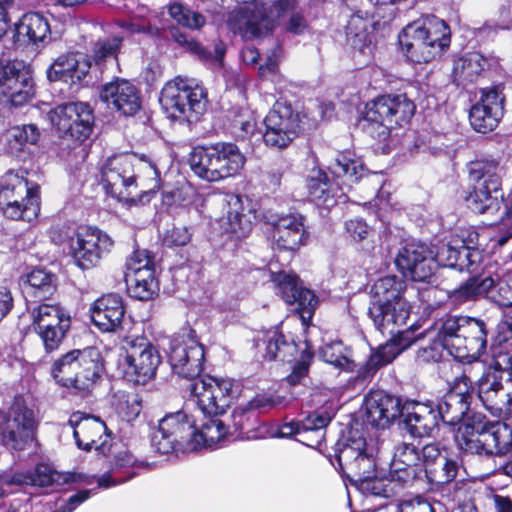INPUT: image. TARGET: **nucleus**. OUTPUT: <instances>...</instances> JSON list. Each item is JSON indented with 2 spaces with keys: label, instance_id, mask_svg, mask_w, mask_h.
Returning a JSON list of instances; mask_svg holds the SVG:
<instances>
[{
  "label": "nucleus",
  "instance_id": "62",
  "mask_svg": "<svg viewBox=\"0 0 512 512\" xmlns=\"http://www.w3.org/2000/svg\"><path fill=\"white\" fill-rule=\"evenodd\" d=\"M192 233L188 227H173L166 231L163 243L167 247H178L188 244L191 240Z\"/></svg>",
  "mask_w": 512,
  "mask_h": 512
},
{
  "label": "nucleus",
  "instance_id": "26",
  "mask_svg": "<svg viewBox=\"0 0 512 512\" xmlns=\"http://www.w3.org/2000/svg\"><path fill=\"white\" fill-rule=\"evenodd\" d=\"M395 263L404 277L427 281L433 274L432 248L421 242L409 243L399 250Z\"/></svg>",
  "mask_w": 512,
  "mask_h": 512
},
{
  "label": "nucleus",
  "instance_id": "33",
  "mask_svg": "<svg viewBox=\"0 0 512 512\" xmlns=\"http://www.w3.org/2000/svg\"><path fill=\"white\" fill-rule=\"evenodd\" d=\"M90 69L89 63L79 53L60 55L48 68L50 81L62 80L76 83L81 81Z\"/></svg>",
  "mask_w": 512,
  "mask_h": 512
},
{
  "label": "nucleus",
  "instance_id": "34",
  "mask_svg": "<svg viewBox=\"0 0 512 512\" xmlns=\"http://www.w3.org/2000/svg\"><path fill=\"white\" fill-rule=\"evenodd\" d=\"M70 425L79 448L88 451L95 446L96 449L104 451L106 441L98 444V439L100 440L104 434L109 437L111 431L108 430L107 424L102 418H80L76 423L70 421Z\"/></svg>",
  "mask_w": 512,
  "mask_h": 512
},
{
  "label": "nucleus",
  "instance_id": "40",
  "mask_svg": "<svg viewBox=\"0 0 512 512\" xmlns=\"http://www.w3.org/2000/svg\"><path fill=\"white\" fill-rule=\"evenodd\" d=\"M40 130L35 124L15 126L7 131V149L10 154L18 156L27 145H36L40 138Z\"/></svg>",
  "mask_w": 512,
  "mask_h": 512
},
{
  "label": "nucleus",
  "instance_id": "46",
  "mask_svg": "<svg viewBox=\"0 0 512 512\" xmlns=\"http://www.w3.org/2000/svg\"><path fill=\"white\" fill-rule=\"evenodd\" d=\"M27 283L33 297L44 300L56 290L55 276L44 269H35L27 275Z\"/></svg>",
  "mask_w": 512,
  "mask_h": 512
},
{
  "label": "nucleus",
  "instance_id": "22",
  "mask_svg": "<svg viewBox=\"0 0 512 512\" xmlns=\"http://www.w3.org/2000/svg\"><path fill=\"white\" fill-rule=\"evenodd\" d=\"M33 94V82L23 64L0 59V103L21 107L31 100Z\"/></svg>",
  "mask_w": 512,
  "mask_h": 512
},
{
  "label": "nucleus",
  "instance_id": "44",
  "mask_svg": "<svg viewBox=\"0 0 512 512\" xmlns=\"http://www.w3.org/2000/svg\"><path fill=\"white\" fill-rule=\"evenodd\" d=\"M73 355V350H71L54 360L50 374L58 385L78 391L76 375L72 368Z\"/></svg>",
  "mask_w": 512,
  "mask_h": 512
},
{
  "label": "nucleus",
  "instance_id": "8",
  "mask_svg": "<svg viewBox=\"0 0 512 512\" xmlns=\"http://www.w3.org/2000/svg\"><path fill=\"white\" fill-rule=\"evenodd\" d=\"M415 109L413 101L405 94L382 95L366 104L360 123L371 137L384 141L393 128L412 118Z\"/></svg>",
  "mask_w": 512,
  "mask_h": 512
},
{
  "label": "nucleus",
  "instance_id": "10",
  "mask_svg": "<svg viewBox=\"0 0 512 512\" xmlns=\"http://www.w3.org/2000/svg\"><path fill=\"white\" fill-rule=\"evenodd\" d=\"M329 172L337 182V189L332 188L327 175L318 171L308 182L309 196L318 205L330 208L337 203V199L345 195L344 188L350 189L352 184L358 182L365 174L363 163L350 153L338 154L328 165Z\"/></svg>",
  "mask_w": 512,
  "mask_h": 512
},
{
  "label": "nucleus",
  "instance_id": "21",
  "mask_svg": "<svg viewBox=\"0 0 512 512\" xmlns=\"http://www.w3.org/2000/svg\"><path fill=\"white\" fill-rule=\"evenodd\" d=\"M470 241L466 243L464 240L455 239L448 243H443L436 250L432 248V267L436 265L456 268L459 271H467L468 273H477L481 266V251L471 246L478 239V234L473 232L469 236Z\"/></svg>",
  "mask_w": 512,
  "mask_h": 512
},
{
  "label": "nucleus",
  "instance_id": "45",
  "mask_svg": "<svg viewBox=\"0 0 512 512\" xmlns=\"http://www.w3.org/2000/svg\"><path fill=\"white\" fill-rule=\"evenodd\" d=\"M170 37L178 43L181 47L185 48L187 51L192 54L198 56V58L202 61H210L217 60L220 61L225 53L224 48L220 46L215 47V55H213L210 51H207L204 47H202L198 42L194 41V39L190 38L185 32H182L177 27H171L169 29Z\"/></svg>",
  "mask_w": 512,
  "mask_h": 512
},
{
  "label": "nucleus",
  "instance_id": "11",
  "mask_svg": "<svg viewBox=\"0 0 512 512\" xmlns=\"http://www.w3.org/2000/svg\"><path fill=\"white\" fill-rule=\"evenodd\" d=\"M160 104L170 118L197 121L207 107V92L195 79L176 77L162 88Z\"/></svg>",
  "mask_w": 512,
  "mask_h": 512
},
{
  "label": "nucleus",
  "instance_id": "48",
  "mask_svg": "<svg viewBox=\"0 0 512 512\" xmlns=\"http://www.w3.org/2000/svg\"><path fill=\"white\" fill-rule=\"evenodd\" d=\"M114 413L127 416H139L142 410V400L134 393L115 392L110 399Z\"/></svg>",
  "mask_w": 512,
  "mask_h": 512
},
{
  "label": "nucleus",
  "instance_id": "12",
  "mask_svg": "<svg viewBox=\"0 0 512 512\" xmlns=\"http://www.w3.org/2000/svg\"><path fill=\"white\" fill-rule=\"evenodd\" d=\"M348 430L337 442V460L362 482L374 476L375 463L366 452L364 418H351Z\"/></svg>",
  "mask_w": 512,
  "mask_h": 512
},
{
  "label": "nucleus",
  "instance_id": "54",
  "mask_svg": "<svg viewBox=\"0 0 512 512\" xmlns=\"http://www.w3.org/2000/svg\"><path fill=\"white\" fill-rule=\"evenodd\" d=\"M419 453L414 445L408 443L400 444L394 453L392 468L395 471H407L417 465Z\"/></svg>",
  "mask_w": 512,
  "mask_h": 512
},
{
  "label": "nucleus",
  "instance_id": "37",
  "mask_svg": "<svg viewBox=\"0 0 512 512\" xmlns=\"http://www.w3.org/2000/svg\"><path fill=\"white\" fill-rule=\"evenodd\" d=\"M143 466L144 463L138 461L129 451H120L114 456L112 473L99 477L98 486L106 489L125 483L136 475V468Z\"/></svg>",
  "mask_w": 512,
  "mask_h": 512
},
{
  "label": "nucleus",
  "instance_id": "24",
  "mask_svg": "<svg viewBox=\"0 0 512 512\" xmlns=\"http://www.w3.org/2000/svg\"><path fill=\"white\" fill-rule=\"evenodd\" d=\"M112 239L98 229H88L70 239V253L81 269H90L112 248Z\"/></svg>",
  "mask_w": 512,
  "mask_h": 512
},
{
  "label": "nucleus",
  "instance_id": "19",
  "mask_svg": "<svg viewBox=\"0 0 512 512\" xmlns=\"http://www.w3.org/2000/svg\"><path fill=\"white\" fill-rule=\"evenodd\" d=\"M169 362L178 376L192 382L199 378L203 370L204 348L194 330L189 329L171 340Z\"/></svg>",
  "mask_w": 512,
  "mask_h": 512
},
{
  "label": "nucleus",
  "instance_id": "49",
  "mask_svg": "<svg viewBox=\"0 0 512 512\" xmlns=\"http://www.w3.org/2000/svg\"><path fill=\"white\" fill-rule=\"evenodd\" d=\"M168 12L171 18L179 25L191 30H198L206 23V19L201 13L180 3L171 4L168 8Z\"/></svg>",
  "mask_w": 512,
  "mask_h": 512
},
{
  "label": "nucleus",
  "instance_id": "4",
  "mask_svg": "<svg viewBox=\"0 0 512 512\" xmlns=\"http://www.w3.org/2000/svg\"><path fill=\"white\" fill-rule=\"evenodd\" d=\"M406 289V282L394 275L381 277L372 285L368 315L381 332L394 335L396 327L406 324L411 311Z\"/></svg>",
  "mask_w": 512,
  "mask_h": 512
},
{
  "label": "nucleus",
  "instance_id": "53",
  "mask_svg": "<svg viewBox=\"0 0 512 512\" xmlns=\"http://www.w3.org/2000/svg\"><path fill=\"white\" fill-rule=\"evenodd\" d=\"M368 24L367 21L359 16H351L346 26L347 41L352 47L361 49L366 45L368 37Z\"/></svg>",
  "mask_w": 512,
  "mask_h": 512
},
{
  "label": "nucleus",
  "instance_id": "41",
  "mask_svg": "<svg viewBox=\"0 0 512 512\" xmlns=\"http://www.w3.org/2000/svg\"><path fill=\"white\" fill-rule=\"evenodd\" d=\"M486 60L478 53H469L454 63L453 76L457 85L474 82L484 70Z\"/></svg>",
  "mask_w": 512,
  "mask_h": 512
},
{
  "label": "nucleus",
  "instance_id": "14",
  "mask_svg": "<svg viewBox=\"0 0 512 512\" xmlns=\"http://www.w3.org/2000/svg\"><path fill=\"white\" fill-rule=\"evenodd\" d=\"M0 209L13 220L31 221L39 212L36 190L22 174L8 171L0 179Z\"/></svg>",
  "mask_w": 512,
  "mask_h": 512
},
{
  "label": "nucleus",
  "instance_id": "13",
  "mask_svg": "<svg viewBox=\"0 0 512 512\" xmlns=\"http://www.w3.org/2000/svg\"><path fill=\"white\" fill-rule=\"evenodd\" d=\"M332 418H304L302 421L292 419L289 422L268 424L260 418H232L231 425L243 423V427L237 431L235 440H256L262 438H288L295 435H303L308 432L323 437L322 428L327 426Z\"/></svg>",
  "mask_w": 512,
  "mask_h": 512
},
{
  "label": "nucleus",
  "instance_id": "57",
  "mask_svg": "<svg viewBox=\"0 0 512 512\" xmlns=\"http://www.w3.org/2000/svg\"><path fill=\"white\" fill-rule=\"evenodd\" d=\"M318 300L314 293L309 289L303 288L299 294H297L295 303V310L299 314L301 321L304 325H308L312 320Z\"/></svg>",
  "mask_w": 512,
  "mask_h": 512
},
{
  "label": "nucleus",
  "instance_id": "50",
  "mask_svg": "<svg viewBox=\"0 0 512 512\" xmlns=\"http://www.w3.org/2000/svg\"><path fill=\"white\" fill-rule=\"evenodd\" d=\"M438 424V418H402L399 428L413 438H422L432 436Z\"/></svg>",
  "mask_w": 512,
  "mask_h": 512
},
{
  "label": "nucleus",
  "instance_id": "27",
  "mask_svg": "<svg viewBox=\"0 0 512 512\" xmlns=\"http://www.w3.org/2000/svg\"><path fill=\"white\" fill-rule=\"evenodd\" d=\"M100 99L125 116L135 115L141 108L138 88L123 78L106 83L100 91Z\"/></svg>",
  "mask_w": 512,
  "mask_h": 512
},
{
  "label": "nucleus",
  "instance_id": "9",
  "mask_svg": "<svg viewBox=\"0 0 512 512\" xmlns=\"http://www.w3.org/2000/svg\"><path fill=\"white\" fill-rule=\"evenodd\" d=\"M246 158L232 142L198 146L191 153L192 171L202 180L217 182L235 176L244 167Z\"/></svg>",
  "mask_w": 512,
  "mask_h": 512
},
{
  "label": "nucleus",
  "instance_id": "38",
  "mask_svg": "<svg viewBox=\"0 0 512 512\" xmlns=\"http://www.w3.org/2000/svg\"><path fill=\"white\" fill-rule=\"evenodd\" d=\"M47 20L39 13H27L15 24L14 41L20 45L42 42L49 33Z\"/></svg>",
  "mask_w": 512,
  "mask_h": 512
},
{
  "label": "nucleus",
  "instance_id": "61",
  "mask_svg": "<svg viewBox=\"0 0 512 512\" xmlns=\"http://www.w3.org/2000/svg\"><path fill=\"white\" fill-rule=\"evenodd\" d=\"M398 512H436V508L426 498L418 495L400 500Z\"/></svg>",
  "mask_w": 512,
  "mask_h": 512
},
{
  "label": "nucleus",
  "instance_id": "55",
  "mask_svg": "<svg viewBox=\"0 0 512 512\" xmlns=\"http://www.w3.org/2000/svg\"><path fill=\"white\" fill-rule=\"evenodd\" d=\"M321 359L339 369H351L352 362L344 353V347L340 342L325 344L320 349Z\"/></svg>",
  "mask_w": 512,
  "mask_h": 512
},
{
  "label": "nucleus",
  "instance_id": "15",
  "mask_svg": "<svg viewBox=\"0 0 512 512\" xmlns=\"http://www.w3.org/2000/svg\"><path fill=\"white\" fill-rule=\"evenodd\" d=\"M238 386L231 379L205 375L190 385L192 401L204 416H222L227 413L236 397Z\"/></svg>",
  "mask_w": 512,
  "mask_h": 512
},
{
  "label": "nucleus",
  "instance_id": "64",
  "mask_svg": "<svg viewBox=\"0 0 512 512\" xmlns=\"http://www.w3.org/2000/svg\"><path fill=\"white\" fill-rule=\"evenodd\" d=\"M502 384L495 374H488L479 381L478 396L483 403L492 399V394H497L502 390Z\"/></svg>",
  "mask_w": 512,
  "mask_h": 512
},
{
  "label": "nucleus",
  "instance_id": "17",
  "mask_svg": "<svg viewBox=\"0 0 512 512\" xmlns=\"http://www.w3.org/2000/svg\"><path fill=\"white\" fill-rule=\"evenodd\" d=\"M136 166L137 158L133 154H117L107 158L101 167V179L107 192L132 204L139 186Z\"/></svg>",
  "mask_w": 512,
  "mask_h": 512
},
{
  "label": "nucleus",
  "instance_id": "35",
  "mask_svg": "<svg viewBox=\"0 0 512 512\" xmlns=\"http://www.w3.org/2000/svg\"><path fill=\"white\" fill-rule=\"evenodd\" d=\"M257 348L259 351L265 352L264 358L282 361H289L298 350L296 343L293 340H288L278 327L265 331L257 340Z\"/></svg>",
  "mask_w": 512,
  "mask_h": 512
},
{
  "label": "nucleus",
  "instance_id": "16",
  "mask_svg": "<svg viewBox=\"0 0 512 512\" xmlns=\"http://www.w3.org/2000/svg\"><path fill=\"white\" fill-rule=\"evenodd\" d=\"M52 127L60 136L79 143L88 139L94 128V112L87 102L75 101L57 105L48 113Z\"/></svg>",
  "mask_w": 512,
  "mask_h": 512
},
{
  "label": "nucleus",
  "instance_id": "63",
  "mask_svg": "<svg viewBox=\"0 0 512 512\" xmlns=\"http://www.w3.org/2000/svg\"><path fill=\"white\" fill-rule=\"evenodd\" d=\"M145 263L141 266L142 268H135L134 262L129 264V272H125L126 283H139L140 279H156L154 274V268L151 260H145Z\"/></svg>",
  "mask_w": 512,
  "mask_h": 512
},
{
  "label": "nucleus",
  "instance_id": "29",
  "mask_svg": "<svg viewBox=\"0 0 512 512\" xmlns=\"http://www.w3.org/2000/svg\"><path fill=\"white\" fill-rule=\"evenodd\" d=\"M37 426L35 418H0L1 442L8 449L23 451L34 444Z\"/></svg>",
  "mask_w": 512,
  "mask_h": 512
},
{
  "label": "nucleus",
  "instance_id": "1",
  "mask_svg": "<svg viewBox=\"0 0 512 512\" xmlns=\"http://www.w3.org/2000/svg\"><path fill=\"white\" fill-rule=\"evenodd\" d=\"M232 418H159L151 423L152 446L161 454L195 453L218 449L235 441L243 423L231 425Z\"/></svg>",
  "mask_w": 512,
  "mask_h": 512
},
{
  "label": "nucleus",
  "instance_id": "30",
  "mask_svg": "<svg viewBox=\"0 0 512 512\" xmlns=\"http://www.w3.org/2000/svg\"><path fill=\"white\" fill-rule=\"evenodd\" d=\"M73 373L76 375L78 391L85 392L96 383L103 370L102 357L95 347L73 350Z\"/></svg>",
  "mask_w": 512,
  "mask_h": 512
},
{
  "label": "nucleus",
  "instance_id": "18",
  "mask_svg": "<svg viewBox=\"0 0 512 512\" xmlns=\"http://www.w3.org/2000/svg\"><path fill=\"white\" fill-rule=\"evenodd\" d=\"M301 117L291 104L277 101L264 118V143L274 149H284L301 132Z\"/></svg>",
  "mask_w": 512,
  "mask_h": 512
},
{
  "label": "nucleus",
  "instance_id": "47",
  "mask_svg": "<svg viewBox=\"0 0 512 512\" xmlns=\"http://www.w3.org/2000/svg\"><path fill=\"white\" fill-rule=\"evenodd\" d=\"M400 353L401 348L392 341L380 346L367 360L364 366V377L374 374L379 368L391 363Z\"/></svg>",
  "mask_w": 512,
  "mask_h": 512
},
{
  "label": "nucleus",
  "instance_id": "7",
  "mask_svg": "<svg viewBox=\"0 0 512 512\" xmlns=\"http://www.w3.org/2000/svg\"><path fill=\"white\" fill-rule=\"evenodd\" d=\"M504 169L493 158H483L469 163V175L476 182L466 196L468 208L478 214L497 213L504 201L501 179Z\"/></svg>",
  "mask_w": 512,
  "mask_h": 512
},
{
  "label": "nucleus",
  "instance_id": "6",
  "mask_svg": "<svg viewBox=\"0 0 512 512\" xmlns=\"http://www.w3.org/2000/svg\"><path fill=\"white\" fill-rule=\"evenodd\" d=\"M296 5V0H276L271 15L266 14L262 4L246 5L237 12L232 28L245 39L257 38L273 29L274 17L291 13L286 28L291 33L301 34L307 28V21L300 13L295 12Z\"/></svg>",
  "mask_w": 512,
  "mask_h": 512
},
{
  "label": "nucleus",
  "instance_id": "36",
  "mask_svg": "<svg viewBox=\"0 0 512 512\" xmlns=\"http://www.w3.org/2000/svg\"><path fill=\"white\" fill-rule=\"evenodd\" d=\"M136 175L139 186L132 204H146L161 187L160 172L154 162L141 158L137 159Z\"/></svg>",
  "mask_w": 512,
  "mask_h": 512
},
{
  "label": "nucleus",
  "instance_id": "59",
  "mask_svg": "<svg viewBox=\"0 0 512 512\" xmlns=\"http://www.w3.org/2000/svg\"><path fill=\"white\" fill-rule=\"evenodd\" d=\"M131 295L139 300H149L158 291V281L156 279H140L139 283H127Z\"/></svg>",
  "mask_w": 512,
  "mask_h": 512
},
{
  "label": "nucleus",
  "instance_id": "51",
  "mask_svg": "<svg viewBox=\"0 0 512 512\" xmlns=\"http://www.w3.org/2000/svg\"><path fill=\"white\" fill-rule=\"evenodd\" d=\"M458 463L451 459H440L435 465L425 468L427 478L431 483L442 485L453 481L458 473Z\"/></svg>",
  "mask_w": 512,
  "mask_h": 512
},
{
  "label": "nucleus",
  "instance_id": "60",
  "mask_svg": "<svg viewBox=\"0 0 512 512\" xmlns=\"http://www.w3.org/2000/svg\"><path fill=\"white\" fill-rule=\"evenodd\" d=\"M312 359L313 353L308 348L302 351L300 359L294 365L291 374L287 377V382L290 385H297L301 382L302 378L307 375Z\"/></svg>",
  "mask_w": 512,
  "mask_h": 512
},
{
  "label": "nucleus",
  "instance_id": "28",
  "mask_svg": "<svg viewBox=\"0 0 512 512\" xmlns=\"http://www.w3.org/2000/svg\"><path fill=\"white\" fill-rule=\"evenodd\" d=\"M92 323L102 332L116 333L123 329L125 307L117 294H107L90 307Z\"/></svg>",
  "mask_w": 512,
  "mask_h": 512
},
{
  "label": "nucleus",
  "instance_id": "42",
  "mask_svg": "<svg viewBox=\"0 0 512 512\" xmlns=\"http://www.w3.org/2000/svg\"><path fill=\"white\" fill-rule=\"evenodd\" d=\"M227 204L229 206L227 230L237 238L246 237L252 230V221L250 216L242 212L241 197L235 194L228 195Z\"/></svg>",
  "mask_w": 512,
  "mask_h": 512
},
{
  "label": "nucleus",
  "instance_id": "2",
  "mask_svg": "<svg viewBox=\"0 0 512 512\" xmlns=\"http://www.w3.org/2000/svg\"><path fill=\"white\" fill-rule=\"evenodd\" d=\"M487 344L486 324L483 320L467 316H451L443 321L432 343L422 348L420 357L437 361L443 350L459 359H477Z\"/></svg>",
  "mask_w": 512,
  "mask_h": 512
},
{
  "label": "nucleus",
  "instance_id": "32",
  "mask_svg": "<svg viewBox=\"0 0 512 512\" xmlns=\"http://www.w3.org/2000/svg\"><path fill=\"white\" fill-rule=\"evenodd\" d=\"M364 407L366 416H406L414 415L415 401L402 403L397 397L375 391L365 397Z\"/></svg>",
  "mask_w": 512,
  "mask_h": 512
},
{
  "label": "nucleus",
  "instance_id": "43",
  "mask_svg": "<svg viewBox=\"0 0 512 512\" xmlns=\"http://www.w3.org/2000/svg\"><path fill=\"white\" fill-rule=\"evenodd\" d=\"M472 381L466 375L461 376L456 383V389L459 390L457 393H451L445 397L444 400L437 404L438 416H444L445 414H456L458 416L467 415V406L464 401L463 394L469 391Z\"/></svg>",
  "mask_w": 512,
  "mask_h": 512
},
{
  "label": "nucleus",
  "instance_id": "3",
  "mask_svg": "<svg viewBox=\"0 0 512 512\" xmlns=\"http://www.w3.org/2000/svg\"><path fill=\"white\" fill-rule=\"evenodd\" d=\"M484 418H457V421H444L453 426L455 440L464 451L476 454H502L512 448V418L496 422H484Z\"/></svg>",
  "mask_w": 512,
  "mask_h": 512
},
{
  "label": "nucleus",
  "instance_id": "56",
  "mask_svg": "<svg viewBox=\"0 0 512 512\" xmlns=\"http://www.w3.org/2000/svg\"><path fill=\"white\" fill-rule=\"evenodd\" d=\"M489 297L500 306H512V271L502 278L494 279V285L489 291Z\"/></svg>",
  "mask_w": 512,
  "mask_h": 512
},
{
  "label": "nucleus",
  "instance_id": "5",
  "mask_svg": "<svg viewBox=\"0 0 512 512\" xmlns=\"http://www.w3.org/2000/svg\"><path fill=\"white\" fill-rule=\"evenodd\" d=\"M399 44L408 59L427 63L450 45V28L436 17L408 24L399 35Z\"/></svg>",
  "mask_w": 512,
  "mask_h": 512
},
{
  "label": "nucleus",
  "instance_id": "23",
  "mask_svg": "<svg viewBox=\"0 0 512 512\" xmlns=\"http://www.w3.org/2000/svg\"><path fill=\"white\" fill-rule=\"evenodd\" d=\"M34 330L43 341L45 350H56L70 328V317L54 305L41 304L32 311Z\"/></svg>",
  "mask_w": 512,
  "mask_h": 512
},
{
  "label": "nucleus",
  "instance_id": "52",
  "mask_svg": "<svg viewBox=\"0 0 512 512\" xmlns=\"http://www.w3.org/2000/svg\"><path fill=\"white\" fill-rule=\"evenodd\" d=\"M32 486L48 487L53 484H63L72 480V475L63 474L53 470L46 464L36 466L34 472H31Z\"/></svg>",
  "mask_w": 512,
  "mask_h": 512
},
{
  "label": "nucleus",
  "instance_id": "31",
  "mask_svg": "<svg viewBox=\"0 0 512 512\" xmlns=\"http://www.w3.org/2000/svg\"><path fill=\"white\" fill-rule=\"evenodd\" d=\"M273 239L280 249L296 250L307 239L304 219L301 215L289 214L272 221Z\"/></svg>",
  "mask_w": 512,
  "mask_h": 512
},
{
  "label": "nucleus",
  "instance_id": "39",
  "mask_svg": "<svg viewBox=\"0 0 512 512\" xmlns=\"http://www.w3.org/2000/svg\"><path fill=\"white\" fill-rule=\"evenodd\" d=\"M493 285V277L487 276L481 279L480 276L474 275L459 287L449 291L448 298L452 303L459 305L482 296H489V291Z\"/></svg>",
  "mask_w": 512,
  "mask_h": 512
},
{
  "label": "nucleus",
  "instance_id": "25",
  "mask_svg": "<svg viewBox=\"0 0 512 512\" xmlns=\"http://www.w3.org/2000/svg\"><path fill=\"white\" fill-rule=\"evenodd\" d=\"M505 97L499 87L481 90L480 100L469 113L471 126L475 131L488 133L494 130L504 115Z\"/></svg>",
  "mask_w": 512,
  "mask_h": 512
},
{
  "label": "nucleus",
  "instance_id": "58",
  "mask_svg": "<svg viewBox=\"0 0 512 512\" xmlns=\"http://www.w3.org/2000/svg\"><path fill=\"white\" fill-rule=\"evenodd\" d=\"M278 289L282 298L288 304L295 303L297 294L303 289L299 279L295 275H280L278 279Z\"/></svg>",
  "mask_w": 512,
  "mask_h": 512
},
{
  "label": "nucleus",
  "instance_id": "20",
  "mask_svg": "<svg viewBox=\"0 0 512 512\" xmlns=\"http://www.w3.org/2000/svg\"><path fill=\"white\" fill-rule=\"evenodd\" d=\"M160 363L159 352L145 338L127 341L125 354L120 362L126 377L143 385L155 376Z\"/></svg>",
  "mask_w": 512,
  "mask_h": 512
}]
</instances>
